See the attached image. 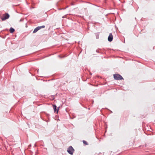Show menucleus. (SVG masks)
Instances as JSON below:
<instances>
[{
    "instance_id": "1",
    "label": "nucleus",
    "mask_w": 155,
    "mask_h": 155,
    "mask_svg": "<svg viewBox=\"0 0 155 155\" xmlns=\"http://www.w3.org/2000/svg\"><path fill=\"white\" fill-rule=\"evenodd\" d=\"M114 77L115 80H117L123 79L122 77L119 74H114Z\"/></svg>"
},
{
    "instance_id": "2",
    "label": "nucleus",
    "mask_w": 155,
    "mask_h": 155,
    "mask_svg": "<svg viewBox=\"0 0 155 155\" xmlns=\"http://www.w3.org/2000/svg\"><path fill=\"white\" fill-rule=\"evenodd\" d=\"M9 17V15L8 13H5L3 14V15L1 17V18L2 21L8 19Z\"/></svg>"
},
{
    "instance_id": "3",
    "label": "nucleus",
    "mask_w": 155,
    "mask_h": 155,
    "mask_svg": "<svg viewBox=\"0 0 155 155\" xmlns=\"http://www.w3.org/2000/svg\"><path fill=\"white\" fill-rule=\"evenodd\" d=\"M74 151V149L71 146H70L68 149L67 151L70 154L72 155Z\"/></svg>"
},
{
    "instance_id": "4",
    "label": "nucleus",
    "mask_w": 155,
    "mask_h": 155,
    "mask_svg": "<svg viewBox=\"0 0 155 155\" xmlns=\"http://www.w3.org/2000/svg\"><path fill=\"white\" fill-rule=\"evenodd\" d=\"M108 41H109L111 42L113 40V35L112 34L110 33L108 38Z\"/></svg>"
},
{
    "instance_id": "5",
    "label": "nucleus",
    "mask_w": 155,
    "mask_h": 155,
    "mask_svg": "<svg viewBox=\"0 0 155 155\" xmlns=\"http://www.w3.org/2000/svg\"><path fill=\"white\" fill-rule=\"evenodd\" d=\"M53 108L54 110V112H55L56 111L58 113V111L59 109H56V106L55 105H53Z\"/></svg>"
},
{
    "instance_id": "6",
    "label": "nucleus",
    "mask_w": 155,
    "mask_h": 155,
    "mask_svg": "<svg viewBox=\"0 0 155 155\" xmlns=\"http://www.w3.org/2000/svg\"><path fill=\"white\" fill-rule=\"evenodd\" d=\"M10 32L11 33H12L15 31V29L12 28L11 27L10 29Z\"/></svg>"
},
{
    "instance_id": "7",
    "label": "nucleus",
    "mask_w": 155,
    "mask_h": 155,
    "mask_svg": "<svg viewBox=\"0 0 155 155\" xmlns=\"http://www.w3.org/2000/svg\"><path fill=\"white\" fill-rule=\"evenodd\" d=\"M38 28L39 30H40L42 28H44L45 27V25H42L41 26H38L37 27Z\"/></svg>"
},
{
    "instance_id": "8",
    "label": "nucleus",
    "mask_w": 155,
    "mask_h": 155,
    "mask_svg": "<svg viewBox=\"0 0 155 155\" xmlns=\"http://www.w3.org/2000/svg\"><path fill=\"white\" fill-rule=\"evenodd\" d=\"M39 30L38 29V27H37L35 29L34 31H33V33H35L36 32Z\"/></svg>"
},
{
    "instance_id": "9",
    "label": "nucleus",
    "mask_w": 155,
    "mask_h": 155,
    "mask_svg": "<svg viewBox=\"0 0 155 155\" xmlns=\"http://www.w3.org/2000/svg\"><path fill=\"white\" fill-rule=\"evenodd\" d=\"M83 143L84 144H85V145H87V144H88L87 142L85 140H83Z\"/></svg>"
}]
</instances>
